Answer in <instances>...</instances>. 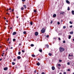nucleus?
<instances>
[{
  "label": "nucleus",
  "instance_id": "nucleus-1",
  "mask_svg": "<svg viewBox=\"0 0 74 74\" xmlns=\"http://www.w3.org/2000/svg\"><path fill=\"white\" fill-rule=\"evenodd\" d=\"M59 49L60 53H61V52H63L64 51V50H65V49L62 47H60Z\"/></svg>",
  "mask_w": 74,
  "mask_h": 74
},
{
  "label": "nucleus",
  "instance_id": "nucleus-2",
  "mask_svg": "<svg viewBox=\"0 0 74 74\" xmlns=\"http://www.w3.org/2000/svg\"><path fill=\"white\" fill-rule=\"evenodd\" d=\"M45 32V29H44V28H43V29L41 30V33H44Z\"/></svg>",
  "mask_w": 74,
  "mask_h": 74
},
{
  "label": "nucleus",
  "instance_id": "nucleus-3",
  "mask_svg": "<svg viewBox=\"0 0 74 74\" xmlns=\"http://www.w3.org/2000/svg\"><path fill=\"white\" fill-rule=\"evenodd\" d=\"M35 35L36 36H37L38 35V32H36L35 33Z\"/></svg>",
  "mask_w": 74,
  "mask_h": 74
},
{
  "label": "nucleus",
  "instance_id": "nucleus-4",
  "mask_svg": "<svg viewBox=\"0 0 74 74\" xmlns=\"http://www.w3.org/2000/svg\"><path fill=\"white\" fill-rule=\"evenodd\" d=\"M69 59H70V60H71V59H73V57H72L70 56H69L68 57Z\"/></svg>",
  "mask_w": 74,
  "mask_h": 74
},
{
  "label": "nucleus",
  "instance_id": "nucleus-5",
  "mask_svg": "<svg viewBox=\"0 0 74 74\" xmlns=\"http://www.w3.org/2000/svg\"><path fill=\"white\" fill-rule=\"evenodd\" d=\"M4 70L6 71L8 70V67H5L3 69Z\"/></svg>",
  "mask_w": 74,
  "mask_h": 74
},
{
  "label": "nucleus",
  "instance_id": "nucleus-6",
  "mask_svg": "<svg viewBox=\"0 0 74 74\" xmlns=\"http://www.w3.org/2000/svg\"><path fill=\"white\" fill-rule=\"evenodd\" d=\"M51 69H52V70H55V66H52V67Z\"/></svg>",
  "mask_w": 74,
  "mask_h": 74
},
{
  "label": "nucleus",
  "instance_id": "nucleus-7",
  "mask_svg": "<svg viewBox=\"0 0 74 74\" xmlns=\"http://www.w3.org/2000/svg\"><path fill=\"white\" fill-rule=\"evenodd\" d=\"M17 58L19 60V59H21V57L20 56H18L17 57Z\"/></svg>",
  "mask_w": 74,
  "mask_h": 74
},
{
  "label": "nucleus",
  "instance_id": "nucleus-8",
  "mask_svg": "<svg viewBox=\"0 0 74 74\" xmlns=\"http://www.w3.org/2000/svg\"><path fill=\"white\" fill-rule=\"evenodd\" d=\"M66 2L67 3H68V4H70V1H69V0H66Z\"/></svg>",
  "mask_w": 74,
  "mask_h": 74
},
{
  "label": "nucleus",
  "instance_id": "nucleus-9",
  "mask_svg": "<svg viewBox=\"0 0 74 74\" xmlns=\"http://www.w3.org/2000/svg\"><path fill=\"white\" fill-rule=\"evenodd\" d=\"M56 14H54L53 15V18H55V17H56Z\"/></svg>",
  "mask_w": 74,
  "mask_h": 74
},
{
  "label": "nucleus",
  "instance_id": "nucleus-10",
  "mask_svg": "<svg viewBox=\"0 0 74 74\" xmlns=\"http://www.w3.org/2000/svg\"><path fill=\"white\" fill-rule=\"evenodd\" d=\"M16 34V32H14L13 33H12V34L14 35Z\"/></svg>",
  "mask_w": 74,
  "mask_h": 74
},
{
  "label": "nucleus",
  "instance_id": "nucleus-11",
  "mask_svg": "<svg viewBox=\"0 0 74 74\" xmlns=\"http://www.w3.org/2000/svg\"><path fill=\"white\" fill-rule=\"evenodd\" d=\"M48 55L49 56H51L52 54L51 53H49Z\"/></svg>",
  "mask_w": 74,
  "mask_h": 74
},
{
  "label": "nucleus",
  "instance_id": "nucleus-12",
  "mask_svg": "<svg viewBox=\"0 0 74 74\" xmlns=\"http://www.w3.org/2000/svg\"><path fill=\"white\" fill-rule=\"evenodd\" d=\"M72 15H74V10L72 11Z\"/></svg>",
  "mask_w": 74,
  "mask_h": 74
},
{
  "label": "nucleus",
  "instance_id": "nucleus-13",
  "mask_svg": "<svg viewBox=\"0 0 74 74\" xmlns=\"http://www.w3.org/2000/svg\"><path fill=\"white\" fill-rule=\"evenodd\" d=\"M57 66L58 67H60V66H61V65H60V64H58Z\"/></svg>",
  "mask_w": 74,
  "mask_h": 74
},
{
  "label": "nucleus",
  "instance_id": "nucleus-14",
  "mask_svg": "<svg viewBox=\"0 0 74 74\" xmlns=\"http://www.w3.org/2000/svg\"><path fill=\"white\" fill-rule=\"evenodd\" d=\"M37 65L38 66H40V63L38 62L37 63Z\"/></svg>",
  "mask_w": 74,
  "mask_h": 74
},
{
  "label": "nucleus",
  "instance_id": "nucleus-15",
  "mask_svg": "<svg viewBox=\"0 0 74 74\" xmlns=\"http://www.w3.org/2000/svg\"><path fill=\"white\" fill-rule=\"evenodd\" d=\"M39 51L40 52H42V50L41 49H40L39 50Z\"/></svg>",
  "mask_w": 74,
  "mask_h": 74
},
{
  "label": "nucleus",
  "instance_id": "nucleus-16",
  "mask_svg": "<svg viewBox=\"0 0 74 74\" xmlns=\"http://www.w3.org/2000/svg\"><path fill=\"white\" fill-rule=\"evenodd\" d=\"M71 34H73V32L72 31L69 33Z\"/></svg>",
  "mask_w": 74,
  "mask_h": 74
},
{
  "label": "nucleus",
  "instance_id": "nucleus-17",
  "mask_svg": "<svg viewBox=\"0 0 74 74\" xmlns=\"http://www.w3.org/2000/svg\"><path fill=\"white\" fill-rule=\"evenodd\" d=\"M23 6L24 7V8L25 9H26V5H23Z\"/></svg>",
  "mask_w": 74,
  "mask_h": 74
},
{
  "label": "nucleus",
  "instance_id": "nucleus-18",
  "mask_svg": "<svg viewBox=\"0 0 74 74\" xmlns=\"http://www.w3.org/2000/svg\"><path fill=\"white\" fill-rule=\"evenodd\" d=\"M71 37V35H69V39H70Z\"/></svg>",
  "mask_w": 74,
  "mask_h": 74
},
{
  "label": "nucleus",
  "instance_id": "nucleus-19",
  "mask_svg": "<svg viewBox=\"0 0 74 74\" xmlns=\"http://www.w3.org/2000/svg\"><path fill=\"white\" fill-rule=\"evenodd\" d=\"M46 46H47V48H49V45H46Z\"/></svg>",
  "mask_w": 74,
  "mask_h": 74
},
{
  "label": "nucleus",
  "instance_id": "nucleus-20",
  "mask_svg": "<svg viewBox=\"0 0 74 74\" xmlns=\"http://www.w3.org/2000/svg\"><path fill=\"white\" fill-rule=\"evenodd\" d=\"M21 52L20 51H19L18 52V55H21Z\"/></svg>",
  "mask_w": 74,
  "mask_h": 74
},
{
  "label": "nucleus",
  "instance_id": "nucleus-21",
  "mask_svg": "<svg viewBox=\"0 0 74 74\" xmlns=\"http://www.w3.org/2000/svg\"><path fill=\"white\" fill-rule=\"evenodd\" d=\"M23 34H26V31H24L23 32Z\"/></svg>",
  "mask_w": 74,
  "mask_h": 74
},
{
  "label": "nucleus",
  "instance_id": "nucleus-22",
  "mask_svg": "<svg viewBox=\"0 0 74 74\" xmlns=\"http://www.w3.org/2000/svg\"><path fill=\"white\" fill-rule=\"evenodd\" d=\"M70 10V8H69V7H68V9H67V10L68 11H69V10Z\"/></svg>",
  "mask_w": 74,
  "mask_h": 74
},
{
  "label": "nucleus",
  "instance_id": "nucleus-23",
  "mask_svg": "<svg viewBox=\"0 0 74 74\" xmlns=\"http://www.w3.org/2000/svg\"><path fill=\"white\" fill-rule=\"evenodd\" d=\"M12 64L13 65H14V64H15V63H14V62H12Z\"/></svg>",
  "mask_w": 74,
  "mask_h": 74
},
{
  "label": "nucleus",
  "instance_id": "nucleus-24",
  "mask_svg": "<svg viewBox=\"0 0 74 74\" xmlns=\"http://www.w3.org/2000/svg\"><path fill=\"white\" fill-rule=\"evenodd\" d=\"M32 57H35V55L33 54V55H32Z\"/></svg>",
  "mask_w": 74,
  "mask_h": 74
},
{
  "label": "nucleus",
  "instance_id": "nucleus-25",
  "mask_svg": "<svg viewBox=\"0 0 74 74\" xmlns=\"http://www.w3.org/2000/svg\"><path fill=\"white\" fill-rule=\"evenodd\" d=\"M31 47H34V45H33V44H31Z\"/></svg>",
  "mask_w": 74,
  "mask_h": 74
},
{
  "label": "nucleus",
  "instance_id": "nucleus-26",
  "mask_svg": "<svg viewBox=\"0 0 74 74\" xmlns=\"http://www.w3.org/2000/svg\"><path fill=\"white\" fill-rule=\"evenodd\" d=\"M30 24L31 25H33V22H30Z\"/></svg>",
  "mask_w": 74,
  "mask_h": 74
},
{
  "label": "nucleus",
  "instance_id": "nucleus-27",
  "mask_svg": "<svg viewBox=\"0 0 74 74\" xmlns=\"http://www.w3.org/2000/svg\"><path fill=\"white\" fill-rule=\"evenodd\" d=\"M69 56H71V57H72L73 56V55H70V54H69Z\"/></svg>",
  "mask_w": 74,
  "mask_h": 74
},
{
  "label": "nucleus",
  "instance_id": "nucleus-28",
  "mask_svg": "<svg viewBox=\"0 0 74 74\" xmlns=\"http://www.w3.org/2000/svg\"><path fill=\"white\" fill-rule=\"evenodd\" d=\"M34 12H37V10H34Z\"/></svg>",
  "mask_w": 74,
  "mask_h": 74
},
{
  "label": "nucleus",
  "instance_id": "nucleus-29",
  "mask_svg": "<svg viewBox=\"0 0 74 74\" xmlns=\"http://www.w3.org/2000/svg\"><path fill=\"white\" fill-rule=\"evenodd\" d=\"M16 60V59L15 58H14V59H13V61H15Z\"/></svg>",
  "mask_w": 74,
  "mask_h": 74
},
{
  "label": "nucleus",
  "instance_id": "nucleus-30",
  "mask_svg": "<svg viewBox=\"0 0 74 74\" xmlns=\"http://www.w3.org/2000/svg\"><path fill=\"white\" fill-rule=\"evenodd\" d=\"M69 23L70 24H73V22H71V21H70L69 22Z\"/></svg>",
  "mask_w": 74,
  "mask_h": 74
},
{
  "label": "nucleus",
  "instance_id": "nucleus-31",
  "mask_svg": "<svg viewBox=\"0 0 74 74\" xmlns=\"http://www.w3.org/2000/svg\"><path fill=\"white\" fill-rule=\"evenodd\" d=\"M36 72H37V70H35V71H34V73H36Z\"/></svg>",
  "mask_w": 74,
  "mask_h": 74
},
{
  "label": "nucleus",
  "instance_id": "nucleus-32",
  "mask_svg": "<svg viewBox=\"0 0 74 74\" xmlns=\"http://www.w3.org/2000/svg\"><path fill=\"white\" fill-rule=\"evenodd\" d=\"M66 26H64L63 27V29H66Z\"/></svg>",
  "mask_w": 74,
  "mask_h": 74
},
{
  "label": "nucleus",
  "instance_id": "nucleus-33",
  "mask_svg": "<svg viewBox=\"0 0 74 74\" xmlns=\"http://www.w3.org/2000/svg\"><path fill=\"white\" fill-rule=\"evenodd\" d=\"M59 62H62V60H59Z\"/></svg>",
  "mask_w": 74,
  "mask_h": 74
},
{
  "label": "nucleus",
  "instance_id": "nucleus-34",
  "mask_svg": "<svg viewBox=\"0 0 74 74\" xmlns=\"http://www.w3.org/2000/svg\"><path fill=\"white\" fill-rule=\"evenodd\" d=\"M13 41H15V39L14 38L13 39Z\"/></svg>",
  "mask_w": 74,
  "mask_h": 74
},
{
  "label": "nucleus",
  "instance_id": "nucleus-35",
  "mask_svg": "<svg viewBox=\"0 0 74 74\" xmlns=\"http://www.w3.org/2000/svg\"><path fill=\"white\" fill-rule=\"evenodd\" d=\"M21 10H24V8H23V7H22L21 8Z\"/></svg>",
  "mask_w": 74,
  "mask_h": 74
},
{
  "label": "nucleus",
  "instance_id": "nucleus-36",
  "mask_svg": "<svg viewBox=\"0 0 74 74\" xmlns=\"http://www.w3.org/2000/svg\"><path fill=\"white\" fill-rule=\"evenodd\" d=\"M57 24L58 25H60V23L59 22H58Z\"/></svg>",
  "mask_w": 74,
  "mask_h": 74
},
{
  "label": "nucleus",
  "instance_id": "nucleus-37",
  "mask_svg": "<svg viewBox=\"0 0 74 74\" xmlns=\"http://www.w3.org/2000/svg\"><path fill=\"white\" fill-rule=\"evenodd\" d=\"M22 52H23V53H24V52H25V51L23 50H22Z\"/></svg>",
  "mask_w": 74,
  "mask_h": 74
},
{
  "label": "nucleus",
  "instance_id": "nucleus-38",
  "mask_svg": "<svg viewBox=\"0 0 74 74\" xmlns=\"http://www.w3.org/2000/svg\"><path fill=\"white\" fill-rule=\"evenodd\" d=\"M67 64H68V65H70V62H68L67 63Z\"/></svg>",
  "mask_w": 74,
  "mask_h": 74
},
{
  "label": "nucleus",
  "instance_id": "nucleus-39",
  "mask_svg": "<svg viewBox=\"0 0 74 74\" xmlns=\"http://www.w3.org/2000/svg\"><path fill=\"white\" fill-rule=\"evenodd\" d=\"M49 35H47V36H46V37H47V38H48L49 37Z\"/></svg>",
  "mask_w": 74,
  "mask_h": 74
},
{
  "label": "nucleus",
  "instance_id": "nucleus-40",
  "mask_svg": "<svg viewBox=\"0 0 74 74\" xmlns=\"http://www.w3.org/2000/svg\"><path fill=\"white\" fill-rule=\"evenodd\" d=\"M63 43H66V41L65 40L63 41Z\"/></svg>",
  "mask_w": 74,
  "mask_h": 74
},
{
  "label": "nucleus",
  "instance_id": "nucleus-41",
  "mask_svg": "<svg viewBox=\"0 0 74 74\" xmlns=\"http://www.w3.org/2000/svg\"><path fill=\"white\" fill-rule=\"evenodd\" d=\"M64 12H63L62 13V15H64Z\"/></svg>",
  "mask_w": 74,
  "mask_h": 74
},
{
  "label": "nucleus",
  "instance_id": "nucleus-42",
  "mask_svg": "<svg viewBox=\"0 0 74 74\" xmlns=\"http://www.w3.org/2000/svg\"><path fill=\"white\" fill-rule=\"evenodd\" d=\"M58 39L59 40V41H60V40H61V39H60V38H58Z\"/></svg>",
  "mask_w": 74,
  "mask_h": 74
},
{
  "label": "nucleus",
  "instance_id": "nucleus-43",
  "mask_svg": "<svg viewBox=\"0 0 74 74\" xmlns=\"http://www.w3.org/2000/svg\"><path fill=\"white\" fill-rule=\"evenodd\" d=\"M67 71H70V69H68L67 70Z\"/></svg>",
  "mask_w": 74,
  "mask_h": 74
},
{
  "label": "nucleus",
  "instance_id": "nucleus-44",
  "mask_svg": "<svg viewBox=\"0 0 74 74\" xmlns=\"http://www.w3.org/2000/svg\"><path fill=\"white\" fill-rule=\"evenodd\" d=\"M70 27L72 28L73 27V26L72 25H71L70 26Z\"/></svg>",
  "mask_w": 74,
  "mask_h": 74
},
{
  "label": "nucleus",
  "instance_id": "nucleus-45",
  "mask_svg": "<svg viewBox=\"0 0 74 74\" xmlns=\"http://www.w3.org/2000/svg\"><path fill=\"white\" fill-rule=\"evenodd\" d=\"M22 1H23V2H25V1H26V0H22Z\"/></svg>",
  "mask_w": 74,
  "mask_h": 74
},
{
  "label": "nucleus",
  "instance_id": "nucleus-46",
  "mask_svg": "<svg viewBox=\"0 0 74 74\" xmlns=\"http://www.w3.org/2000/svg\"><path fill=\"white\" fill-rule=\"evenodd\" d=\"M52 22H53V21H51L50 23H51H51H52Z\"/></svg>",
  "mask_w": 74,
  "mask_h": 74
},
{
  "label": "nucleus",
  "instance_id": "nucleus-47",
  "mask_svg": "<svg viewBox=\"0 0 74 74\" xmlns=\"http://www.w3.org/2000/svg\"><path fill=\"white\" fill-rule=\"evenodd\" d=\"M41 74H45V73L42 72V73Z\"/></svg>",
  "mask_w": 74,
  "mask_h": 74
},
{
  "label": "nucleus",
  "instance_id": "nucleus-48",
  "mask_svg": "<svg viewBox=\"0 0 74 74\" xmlns=\"http://www.w3.org/2000/svg\"><path fill=\"white\" fill-rule=\"evenodd\" d=\"M6 28H7V27H4V29H6Z\"/></svg>",
  "mask_w": 74,
  "mask_h": 74
},
{
  "label": "nucleus",
  "instance_id": "nucleus-49",
  "mask_svg": "<svg viewBox=\"0 0 74 74\" xmlns=\"http://www.w3.org/2000/svg\"><path fill=\"white\" fill-rule=\"evenodd\" d=\"M64 74H66V72H64Z\"/></svg>",
  "mask_w": 74,
  "mask_h": 74
},
{
  "label": "nucleus",
  "instance_id": "nucleus-50",
  "mask_svg": "<svg viewBox=\"0 0 74 74\" xmlns=\"http://www.w3.org/2000/svg\"><path fill=\"white\" fill-rule=\"evenodd\" d=\"M4 19H5H5H6V18H5V17H4Z\"/></svg>",
  "mask_w": 74,
  "mask_h": 74
},
{
  "label": "nucleus",
  "instance_id": "nucleus-51",
  "mask_svg": "<svg viewBox=\"0 0 74 74\" xmlns=\"http://www.w3.org/2000/svg\"><path fill=\"white\" fill-rule=\"evenodd\" d=\"M14 11V9H12V11Z\"/></svg>",
  "mask_w": 74,
  "mask_h": 74
},
{
  "label": "nucleus",
  "instance_id": "nucleus-52",
  "mask_svg": "<svg viewBox=\"0 0 74 74\" xmlns=\"http://www.w3.org/2000/svg\"><path fill=\"white\" fill-rule=\"evenodd\" d=\"M1 60H2V58H1L0 59V61H1Z\"/></svg>",
  "mask_w": 74,
  "mask_h": 74
},
{
  "label": "nucleus",
  "instance_id": "nucleus-53",
  "mask_svg": "<svg viewBox=\"0 0 74 74\" xmlns=\"http://www.w3.org/2000/svg\"><path fill=\"white\" fill-rule=\"evenodd\" d=\"M10 39V38H8V40H7V41H9V40Z\"/></svg>",
  "mask_w": 74,
  "mask_h": 74
},
{
  "label": "nucleus",
  "instance_id": "nucleus-54",
  "mask_svg": "<svg viewBox=\"0 0 74 74\" xmlns=\"http://www.w3.org/2000/svg\"><path fill=\"white\" fill-rule=\"evenodd\" d=\"M6 14H7L8 15H10V14L8 13H6Z\"/></svg>",
  "mask_w": 74,
  "mask_h": 74
},
{
  "label": "nucleus",
  "instance_id": "nucleus-55",
  "mask_svg": "<svg viewBox=\"0 0 74 74\" xmlns=\"http://www.w3.org/2000/svg\"><path fill=\"white\" fill-rule=\"evenodd\" d=\"M6 22H7L8 23V20H6Z\"/></svg>",
  "mask_w": 74,
  "mask_h": 74
},
{
  "label": "nucleus",
  "instance_id": "nucleus-56",
  "mask_svg": "<svg viewBox=\"0 0 74 74\" xmlns=\"http://www.w3.org/2000/svg\"><path fill=\"white\" fill-rule=\"evenodd\" d=\"M11 10V8H10L9 9V10Z\"/></svg>",
  "mask_w": 74,
  "mask_h": 74
},
{
  "label": "nucleus",
  "instance_id": "nucleus-57",
  "mask_svg": "<svg viewBox=\"0 0 74 74\" xmlns=\"http://www.w3.org/2000/svg\"><path fill=\"white\" fill-rule=\"evenodd\" d=\"M11 49H13V47H11Z\"/></svg>",
  "mask_w": 74,
  "mask_h": 74
},
{
  "label": "nucleus",
  "instance_id": "nucleus-58",
  "mask_svg": "<svg viewBox=\"0 0 74 74\" xmlns=\"http://www.w3.org/2000/svg\"><path fill=\"white\" fill-rule=\"evenodd\" d=\"M62 14V12L60 13V14L61 15Z\"/></svg>",
  "mask_w": 74,
  "mask_h": 74
},
{
  "label": "nucleus",
  "instance_id": "nucleus-59",
  "mask_svg": "<svg viewBox=\"0 0 74 74\" xmlns=\"http://www.w3.org/2000/svg\"><path fill=\"white\" fill-rule=\"evenodd\" d=\"M8 11V9H7L6 10V11Z\"/></svg>",
  "mask_w": 74,
  "mask_h": 74
},
{
  "label": "nucleus",
  "instance_id": "nucleus-60",
  "mask_svg": "<svg viewBox=\"0 0 74 74\" xmlns=\"http://www.w3.org/2000/svg\"><path fill=\"white\" fill-rule=\"evenodd\" d=\"M21 45V43L19 44V45Z\"/></svg>",
  "mask_w": 74,
  "mask_h": 74
},
{
  "label": "nucleus",
  "instance_id": "nucleus-61",
  "mask_svg": "<svg viewBox=\"0 0 74 74\" xmlns=\"http://www.w3.org/2000/svg\"><path fill=\"white\" fill-rule=\"evenodd\" d=\"M7 50H8V48H7L6 49V51H7Z\"/></svg>",
  "mask_w": 74,
  "mask_h": 74
},
{
  "label": "nucleus",
  "instance_id": "nucleus-62",
  "mask_svg": "<svg viewBox=\"0 0 74 74\" xmlns=\"http://www.w3.org/2000/svg\"><path fill=\"white\" fill-rule=\"evenodd\" d=\"M53 39H55V40H56V38H54Z\"/></svg>",
  "mask_w": 74,
  "mask_h": 74
},
{
  "label": "nucleus",
  "instance_id": "nucleus-63",
  "mask_svg": "<svg viewBox=\"0 0 74 74\" xmlns=\"http://www.w3.org/2000/svg\"><path fill=\"white\" fill-rule=\"evenodd\" d=\"M2 56H4V55H3L2 54Z\"/></svg>",
  "mask_w": 74,
  "mask_h": 74
},
{
  "label": "nucleus",
  "instance_id": "nucleus-64",
  "mask_svg": "<svg viewBox=\"0 0 74 74\" xmlns=\"http://www.w3.org/2000/svg\"><path fill=\"white\" fill-rule=\"evenodd\" d=\"M73 41H74V38L73 39Z\"/></svg>",
  "mask_w": 74,
  "mask_h": 74
}]
</instances>
